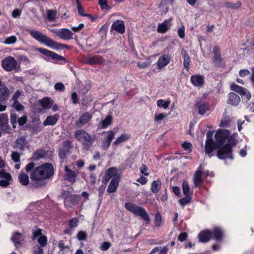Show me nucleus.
I'll return each mask as SVG.
<instances>
[{
	"mask_svg": "<svg viewBox=\"0 0 254 254\" xmlns=\"http://www.w3.org/2000/svg\"><path fill=\"white\" fill-rule=\"evenodd\" d=\"M167 115L164 113H156L154 115V120L155 122L158 123L162 121L167 117Z\"/></svg>",
	"mask_w": 254,
	"mask_h": 254,
	"instance_id": "c03bdc74",
	"label": "nucleus"
},
{
	"mask_svg": "<svg viewBox=\"0 0 254 254\" xmlns=\"http://www.w3.org/2000/svg\"><path fill=\"white\" fill-rule=\"evenodd\" d=\"M42 235V231L40 229H37L33 232V239H35L37 237L41 236Z\"/></svg>",
	"mask_w": 254,
	"mask_h": 254,
	"instance_id": "69168bd1",
	"label": "nucleus"
},
{
	"mask_svg": "<svg viewBox=\"0 0 254 254\" xmlns=\"http://www.w3.org/2000/svg\"><path fill=\"white\" fill-rule=\"evenodd\" d=\"M11 240L14 243L15 246L16 248H18L23 240V237L21 234L15 233L13 234Z\"/></svg>",
	"mask_w": 254,
	"mask_h": 254,
	"instance_id": "2f4dec72",
	"label": "nucleus"
},
{
	"mask_svg": "<svg viewBox=\"0 0 254 254\" xmlns=\"http://www.w3.org/2000/svg\"><path fill=\"white\" fill-rule=\"evenodd\" d=\"M116 178H118V180L120 179V176L118 173L117 168L112 167L107 170L105 176V181L106 182H108L111 178L114 179Z\"/></svg>",
	"mask_w": 254,
	"mask_h": 254,
	"instance_id": "9b49d317",
	"label": "nucleus"
},
{
	"mask_svg": "<svg viewBox=\"0 0 254 254\" xmlns=\"http://www.w3.org/2000/svg\"><path fill=\"white\" fill-rule=\"evenodd\" d=\"M12 107L18 111H21L24 108V106L18 101L14 102L12 105Z\"/></svg>",
	"mask_w": 254,
	"mask_h": 254,
	"instance_id": "4d7b16f0",
	"label": "nucleus"
},
{
	"mask_svg": "<svg viewBox=\"0 0 254 254\" xmlns=\"http://www.w3.org/2000/svg\"><path fill=\"white\" fill-rule=\"evenodd\" d=\"M38 241L39 244L42 247H45L47 244V238L45 236H41Z\"/></svg>",
	"mask_w": 254,
	"mask_h": 254,
	"instance_id": "de8ad7c7",
	"label": "nucleus"
},
{
	"mask_svg": "<svg viewBox=\"0 0 254 254\" xmlns=\"http://www.w3.org/2000/svg\"><path fill=\"white\" fill-rule=\"evenodd\" d=\"M154 223L155 226L159 227L161 225L162 218L160 213H157L156 214Z\"/></svg>",
	"mask_w": 254,
	"mask_h": 254,
	"instance_id": "49530a36",
	"label": "nucleus"
},
{
	"mask_svg": "<svg viewBox=\"0 0 254 254\" xmlns=\"http://www.w3.org/2000/svg\"><path fill=\"white\" fill-rule=\"evenodd\" d=\"M60 38L65 40H71L73 38V33L67 28H62Z\"/></svg>",
	"mask_w": 254,
	"mask_h": 254,
	"instance_id": "4be33fe9",
	"label": "nucleus"
},
{
	"mask_svg": "<svg viewBox=\"0 0 254 254\" xmlns=\"http://www.w3.org/2000/svg\"><path fill=\"white\" fill-rule=\"evenodd\" d=\"M2 68L7 71H10L12 70L19 71L20 70V65H18L17 61L12 57L9 56L4 58L1 62Z\"/></svg>",
	"mask_w": 254,
	"mask_h": 254,
	"instance_id": "423d86ee",
	"label": "nucleus"
},
{
	"mask_svg": "<svg viewBox=\"0 0 254 254\" xmlns=\"http://www.w3.org/2000/svg\"><path fill=\"white\" fill-rule=\"evenodd\" d=\"M10 95V91L5 86H2L0 88V102H3L8 99Z\"/></svg>",
	"mask_w": 254,
	"mask_h": 254,
	"instance_id": "cd10ccee",
	"label": "nucleus"
},
{
	"mask_svg": "<svg viewBox=\"0 0 254 254\" xmlns=\"http://www.w3.org/2000/svg\"><path fill=\"white\" fill-rule=\"evenodd\" d=\"M68 152H66L65 150H64V149H60L59 151V156L62 159H64L66 156V154Z\"/></svg>",
	"mask_w": 254,
	"mask_h": 254,
	"instance_id": "774afa93",
	"label": "nucleus"
},
{
	"mask_svg": "<svg viewBox=\"0 0 254 254\" xmlns=\"http://www.w3.org/2000/svg\"><path fill=\"white\" fill-rule=\"evenodd\" d=\"M83 62L90 65L100 64L103 63L102 58L99 56L87 57L84 59Z\"/></svg>",
	"mask_w": 254,
	"mask_h": 254,
	"instance_id": "2eb2a0df",
	"label": "nucleus"
},
{
	"mask_svg": "<svg viewBox=\"0 0 254 254\" xmlns=\"http://www.w3.org/2000/svg\"><path fill=\"white\" fill-rule=\"evenodd\" d=\"M75 137L86 149H88L93 144V139L90 135L83 130H77L75 133Z\"/></svg>",
	"mask_w": 254,
	"mask_h": 254,
	"instance_id": "39448f33",
	"label": "nucleus"
},
{
	"mask_svg": "<svg viewBox=\"0 0 254 254\" xmlns=\"http://www.w3.org/2000/svg\"><path fill=\"white\" fill-rule=\"evenodd\" d=\"M92 115L90 113H84L76 122L75 126L78 127H81L83 125L87 124L92 119Z\"/></svg>",
	"mask_w": 254,
	"mask_h": 254,
	"instance_id": "4468645a",
	"label": "nucleus"
},
{
	"mask_svg": "<svg viewBox=\"0 0 254 254\" xmlns=\"http://www.w3.org/2000/svg\"><path fill=\"white\" fill-rule=\"evenodd\" d=\"M182 54L184 58V62L183 64L185 68L189 69L190 67V57L187 54V52L186 50H182Z\"/></svg>",
	"mask_w": 254,
	"mask_h": 254,
	"instance_id": "c9c22d12",
	"label": "nucleus"
},
{
	"mask_svg": "<svg viewBox=\"0 0 254 254\" xmlns=\"http://www.w3.org/2000/svg\"><path fill=\"white\" fill-rule=\"evenodd\" d=\"M130 138V135L128 133H124L117 137L116 140L113 142V145H118L121 143L128 141Z\"/></svg>",
	"mask_w": 254,
	"mask_h": 254,
	"instance_id": "b1692460",
	"label": "nucleus"
},
{
	"mask_svg": "<svg viewBox=\"0 0 254 254\" xmlns=\"http://www.w3.org/2000/svg\"><path fill=\"white\" fill-rule=\"evenodd\" d=\"M28 144L25 138L20 137L18 138L15 142L14 147L19 150H23L27 148Z\"/></svg>",
	"mask_w": 254,
	"mask_h": 254,
	"instance_id": "bb28decb",
	"label": "nucleus"
},
{
	"mask_svg": "<svg viewBox=\"0 0 254 254\" xmlns=\"http://www.w3.org/2000/svg\"><path fill=\"white\" fill-rule=\"evenodd\" d=\"M12 183V179L10 174L4 170H0V186L6 188Z\"/></svg>",
	"mask_w": 254,
	"mask_h": 254,
	"instance_id": "6e6552de",
	"label": "nucleus"
},
{
	"mask_svg": "<svg viewBox=\"0 0 254 254\" xmlns=\"http://www.w3.org/2000/svg\"><path fill=\"white\" fill-rule=\"evenodd\" d=\"M65 171V178L64 179L66 180H67L69 182L71 183H74L75 182L76 179V177L78 173V172H75L71 169H69L67 166H65L64 167Z\"/></svg>",
	"mask_w": 254,
	"mask_h": 254,
	"instance_id": "9d476101",
	"label": "nucleus"
},
{
	"mask_svg": "<svg viewBox=\"0 0 254 254\" xmlns=\"http://www.w3.org/2000/svg\"><path fill=\"white\" fill-rule=\"evenodd\" d=\"M46 152L43 150H39L36 151L33 155V158L34 160H39L46 157Z\"/></svg>",
	"mask_w": 254,
	"mask_h": 254,
	"instance_id": "58836bf2",
	"label": "nucleus"
},
{
	"mask_svg": "<svg viewBox=\"0 0 254 254\" xmlns=\"http://www.w3.org/2000/svg\"><path fill=\"white\" fill-rule=\"evenodd\" d=\"M87 234L85 232L82 231H79L77 235V237L78 239L80 241L86 240L87 239Z\"/></svg>",
	"mask_w": 254,
	"mask_h": 254,
	"instance_id": "6e6d98bb",
	"label": "nucleus"
},
{
	"mask_svg": "<svg viewBox=\"0 0 254 254\" xmlns=\"http://www.w3.org/2000/svg\"><path fill=\"white\" fill-rule=\"evenodd\" d=\"M18 60L20 62L24 63L25 64H29L30 63L29 59L28 58V57L25 56L21 55L19 56Z\"/></svg>",
	"mask_w": 254,
	"mask_h": 254,
	"instance_id": "0e129e2a",
	"label": "nucleus"
},
{
	"mask_svg": "<svg viewBox=\"0 0 254 254\" xmlns=\"http://www.w3.org/2000/svg\"><path fill=\"white\" fill-rule=\"evenodd\" d=\"M171 60V57L169 55H161L157 62V69H161L169 64Z\"/></svg>",
	"mask_w": 254,
	"mask_h": 254,
	"instance_id": "f8f14e48",
	"label": "nucleus"
},
{
	"mask_svg": "<svg viewBox=\"0 0 254 254\" xmlns=\"http://www.w3.org/2000/svg\"><path fill=\"white\" fill-rule=\"evenodd\" d=\"M79 201V197L76 196H69L66 197L64 201L65 206L67 208L72 207L76 205Z\"/></svg>",
	"mask_w": 254,
	"mask_h": 254,
	"instance_id": "a211bd4d",
	"label": "nucleus"
},
{
	"mask_svg": "<svg viewBox=\"0 0 254 254\" xmlns=\"http://www.w3.org/2000/svg\"><path fill=\"white\" fill-rule=\"evenodd\" d=\"M172 19L166 20L162 23L158 25L157 27V31L159 33H164L167 31V30L171 27V22Z\"/></svg>",
	"mask_w": 254,
	"mask_h": 254,
	"instance_id": "412c9836",
	"label": "nucleus"
},
{
	"mask_svg": "<svg viewBox=\"0 0 254 254\" xmlns=\"http://www.w3.org/2000/svg\"><path fill=\"white\" fill-rule=\"evenodd\" d=\"M213 52L214 53L213 63L217 66L222 65L223 64V59L220 54L219 48L215 46L213 48Z\"/></svg>",
	"mask_w": 254,
	"mask_h": 254,
	"instance_id": "ddd939ff",
	"label": "nucleus"
},
{
	"mask_svg": "<svg viewBox=\"0 0 254 254\" xmlns=\"http://www.w3.org/2000/svg\"><path fill=\"white\" fill-rule=\"evenodd\" d=\"M182 146L185 150L188 151L189 152L191 151L192 145L191 143L188 142H185L184 143H182Z\"/></svg>",
	"mask_w": 254,
	"mask_h": 254,
	"instance_id": "bf43d9fd",
	"label": "nucleus"
},
{
	"mask_svg": "<svg viewBox=\"0 0 254 254\" xmlns=\"http://www.w3.org/2000/svg\"><path fill=\"white\" fill-rule=\"evenodd\" d=\"M119 181L120 180H118V178L112 179L108 186L107 191L109 193L115 192L118 187Z\"/></svg>",
	"mask_w": 254,
	"mask_h": 254,
	"instance_id": "c756f323",
	"label": "nucleus"
},
{
	"mask_svg": "<svg viewBox=\"0 0 254 254\" xmlns=\"http://www.w3.org/2000/svg\"><path fill=\"white\" fill-rule=\"evenodd\" d=\"M199 113L201 115H203L206 113L209 109V107L207 104L205 103L197 104Z\"/></svg>",
	"mask_w": 254,
	"mask_h": 254,
	"instance_id": "79ce46f5",
	"label": "nucleus"
},
{
	"mask_svg": "<svg viewBox=\"0 0 254 254\" xmlns=\"http://www.w3.org/2000/svg\"><path fill=\"white\" fill-rule=\"evenodd\" d=\"M201 174L202 170L199 168L194 174L193 182L195 187L198 186L202 183Z\"/></svg>",
	"mask_w": 254,
	"mask_h": 254,
	"instance_id": "7c9ffc66",
	"label": "nucleus"
},
{
	"mask_svg": "<svg viewBox=\"0 0 254 254\" xmlns=\"http://www.w3.org/2000/svg\"><path fill=\"white\" fill-rule=\"evenodd\" d=\"M29 32L31 36L35 40L40 43L44 44L47 46L53 49H62L66 47L65 45L59 44L52 40L47 36L37 30H29Z\"/></svg>",
	"mask_w": 254,
	"mask_h": 254,
	"instance_id": "7ed1b4c3",
	"label": "nucleus"
},
{
	"mask_svg": "<svg viewBox=\"0 0 254 254\" xmlns=\"http://www.w3.org/2000/svg\"><path fill=\"white\" fill-rule=\"evenodd\" d=\"M17 41V38L15 36H11L5 38L3 43L5 44L10 45L14 44Z\"/></svg>",
	"mask_w": 254,
	"mask_h": 254,
	"instance_id": "37998d69",
	"label": "nucleus"
},
{
	"mask_svg": "<svg viewBox=\"0 0 254 254\" xmlns=\"http://www.w3.org/2000/svg\"><path fill=\"white\" fill-rule=\"evenodd\" d=\"M8 116L6 114L0 115V129H3L8 123Z\"/></svg>",
	"mask_w": 254,
	"mask_h": 254,
	"instance_id": "72a5a7b5",
	"label": "nucleus"
},
{
	"mask_svg": "<svg viewBox=\"0 0 254 254\" xmlns=\"http://www.w3.org/2000/svg\"><path fill=\"white\" fill-rule=\"evenodd\" d=\"M38 50L41 53H43L46 56H49L53 59L59 61H62L64 60V58L63 56H60L52 51L42 48L39 49Z\"/></svg>",
	"mask_w": 254,
	"mask_h": 254,
	"instance_id": "aec40b11",
	"label": "nucleus"
},
{
	"mask_svg": "<svg viewBox=\"0 0 254 254\" xmlns=\"http://www.w3.org/2000/svg\"><path fill=\"white\" fill-rule=\"evenodd\" d=\"M19 182L22 185L26 186L29 184V177L24 173H20L18 177Z\"/></svg>",
	"mask_w": 254,
	"mask_h": 254,
	"instance_id": "4c0bfd02",
	"label": "nucleus"
},
{
	"mask_svg": "<svg viewBox=\"0 0 254 254\" xmlns=\"http://www.w3.org/2000/svg\"><path fill=\"white\" fill-rule=\"evenodd\" d=\"M78 222V219L76 218H73L69 221V225L71 228H75L77 226Z\"/></svg>",
	"mask_w": 254,
	"mask_h": 254,
	"instance_id": "680f3d73",
	"label": "nucleus"
},
{
	"mask_svg": "<svg viewBox=\"0 0 254 254\" xmlns=\"http://www.w3.org/2000/svg\"><path fill=\"white\" fill-rule=\"evenodd\" d=\"M161 183L160 180L154 181L151 184V191L153 193H157L160 189Z\"/></svg>",
	"mask_w": 254,
	"mask_h": 254,
	"instance_id": "e433bc0d",
	"label": "nucleus"
},
{
	"mask_svg": "<svg viewBox=\"0 0 254 254\" xmlns=\"http://www.w3.org/2000/svg\"><path fill=\"white\" fill-rule=\"evenodd\" d=\"M240 98L235 93H230L228 95V103L233 106H237L240 102Z\"/></svg>",
	"mask_w": 254,
	"mask_h": 254,
	"instance_id": "5701e85b",
	"label": "nucleus"
},
{
	"mask_svg": "<svg viewBox=\"0 0 254 254\" xmlns=\"http://www.w3.org/2000/svg\"><path fill=\"white\" fill-rule=\"evenodd\" d=\"M111 246V243L109 242H105L101 244L100 249L102 251H107Z\"/></svg>",
	"mask_w": 254,
	"mask_h": 254,
	"instance_id": "603ef678",
	"label": "nucleus"
},
{
	"mask_svg": "<svg viewBox=\"0 0 254 254\" xmlns=\"http://www.w3.org/2000/svg\"><path fill=\"white\" fill-rule=\"evenodd\" d=\"M18 116L16 114H11L10 116V122L13 125V128L15 127V125L18 122Z\"/></svg>",
	"mask_w": 254,
	"mask_h": 254,
	"instance_id": "8fccbe9b",
	"label": "nucleus"
},
{
	"mask_svg": "<svg viewBox=\"0 0 254 254\" xmlns=\"http://www.w3.org/2000/svg\"><path fill=\"white\" fill-rule=\"evenodd\" d=\"M250 74V72L248 69H242L239 72V74L241 77H245L249 75Z\"/></svg>",
	"mask_w": 254,
	"mask_h": 254,
	"instance_id": "338daca9",
	"label": "nucleus"
},
{
	"mask_svg": "<svg viewBox=\"0 0 254 254\" xmlns=\"http://www.w3.org/2000/svg\"><path fill=\"white\" fill-rule=\"evenodd\" d=\"M190 82L195 87H201L204 83V76L201 75H194L190 77Z\"/></svg>",
	"mask_w": 254,
	"mask_h": 254,
	"instance_id": "dca6fc26",
	"label": "nucleus"
},
{
	"mask_svg": "<svg viewBox=\"0 0 254 254\" xmlns=\"http://www.w3.org/2000/svg\"><path fill=\"white\" fill-rule=\"evenodd\" d=\"M112 117L111 116H107L105 119H104L101 122V128H107L109 125H110L112 124Z\"/></svg>",
	"mask_w": 254,
	"mask_h": 254,
	"instance_id": "f704fd0d",
	"label": "nucleus"
},
{
	"mask_svg": "<svg viewBox=\"0 0 254 254\" xmlns=\"http://www.w3.org/2000/svg\"><path fill=\"white\" fill-rule=\"evenodd\" d=\"M183 190L184 194L188 195L189 194L190 188L188 184L184 182L183 184Z\"/></svg>",
	"mask_w": 254,
	"mask_h": 254,
	"instance_id": "13d9d810",
	"label": "nucleus"
},
{
	"mask_svg": "<svg viewBox=\"0 0 254 254\" xmlns=\"http://www.w3.org/2000/svg\"><path fill=\"white\" fill-rule=\"evenodd\" d=\"M71 142L69 141H65L63 142V148L66 152H69V149L71 148Z\"/></svg>",
	"mask_w": 254,
	"mask_h": 254,
	"instance_id": "052dcab7",
	"label": "nucleus"
},
{
	"mask_svg": "<svg viewBox=\"0 0 254 254\" xmlns=\"http://www.w3.org/2000/svg\"><path fill=\"white\" fill-rule=\"evenodd\" d=\"M58 247L60 249L59 254H64V251H65L66 254H72V252L69 247L65 246L63 242H59Z\"/></svg>",
	"mask_w": 254,
	"mask_h": 254,
	"instance_id": "473e14b6",
	"label": "nucleus"
},
{
	"mask_svg": "<svg viewBox=\"0 0 254 254\" xmlns=\"http://www.w3.org/2000/svg\"><path fill=\"white\" fill-rule=\"evenodd\" d=\"M54 87L56 90H59L60 91H63L64 89V85L61 82L56 83Z\"/></svg>",
	"mask_w": 254,
	"mask_h": 254,
	"instance_id": "e2e57ef3",
	"label": "nucleus"
},
{
	"mask_svg": "<svg viewBox=\"0 0 254 254\" xmlns=\"http://www.w3.org/2000/svg\"><path fill=\"white\" fill-rule=\"evenodd\" d=\"M190 198L188 195H186V196L185 197L180 199L179 200V202L181 205L184 206L186 204L189 203L190 202Z\"/></svg>",
	"mask_w": 254,
	"mask_h": 254,
	"instance_id": "5fc2aeb1",
	"label": "nucleus"
},
{
	"mask_svg": "<svg viewBox=\"0 0 254 254\" xmlns=\"http://www.w3.org/2000/svg\"><path fill=\"white\" fill-rule=\"evenodd\" d=\"M185 28L184 25L181 26L178 30V36L181 39L184 38L185 36Z\"/></svg>",
	"mask_w": 254,
	"mask_h": 254,
	"instance_id": "3c124183",
	"label": "nucleus"
},
{
	"mask_svg": "<svg viewBox=\"0 0 254 254\" xmlns=\"http://www.w3.org/2000/svg\"><path fill=\"white\" fill-rule=\"evenodd\" d=\"M116 132L114 130L104 131L103 132L106 135V137L103 141V147L104 149H107L109 147L112 139L115 136Z\"/></svg>",
	"mask_w": 254,
	"mask_h": 254,
	"instance_id": "1a4fd4ad",
	"label": "nucleus"
},
{
	"mask_svg": "<svg viewBox=\"0 0 254 254\" xmlns=\"http://www.w3.org/2000/svg\"><path fill=\"white\" fill-rule=\"evenodd\" d=\"M170 102V100L164 101L163 99H159L157 101L156 103L158 107L166 109L169 107Z\"/></svg>",
	"mask_w": 254,
	"mask_h": 254,
	"instance_id": "a19ab883",
	"label": "nucleus"
},
{
	"mask_svg": "<svg viewBox=\"0 0 254 254\" xmlns=\"http://www.w3.org/2000/svg\"><path fill=\"white\" fill-rule=\"evenodd\" d=\"M54 173L53 166L50 163H45L35 168L31 172L30 177L33 181H42L50 178Z\"/></svg>",
	"mask_w": 254,
	"mask_h": 254,
	"instance_id": "f03ea898",
	"label": "nucleus"
},
{
	"mask_svg": "<svg viewBox=\"0 0 254 254\" xmlns=\"http://www.w3.org/2000/svg\"><path fill=\"white\" fill-rule=\"evenodd\" d=\"M43 109H49L53 105V101L48 97H46L39 101Z\"/></svg>",
	"mask_w": 254,
	"mask_h": 254,
	"instance_id": "c85d7f7f",
	"label": "nucleus"
},
{
	"mask_svg": "<svg viewBox=\"0 0 254 254\" xmlns=\"http://www.w3.org/2000/svg\"><path fill=\"white\" fill-rule=\"evenodd\" d=\"M231 89L240 94L242 99L247 101H249L251 98V94L248 89L235 83H232L231 85Z\"/></svg>",
	"mask_w": 254,
	"mask_h": 254,
	"instance_id": "0eeeda50",
	"label": "nucleus"
},
{
	"mask_svg": "<svg viewBox=\"0 0 254 254\" xmlns=\"http://www.w3.org/2000/svg\"><path fill=\"white\" fill-rule=\"evenodd\" d=\"M211 234L212 238L213 237L214 240L217 241H221L224 236L223 231L219 227L214 228L211 232Z\"/></svg>",
	"mask_w": 254,
	"mask_h": 254,
	"instance_id": "393cba45",
	"label": "nucleus"
},
{
	"mask_svg": "<svg viewBox=\"0 0 254 254\" xmlns=\"http://www.w3.org/2000/svg\"><path fill=\"white\" fill-rule=\"evenodd\" d=\"M224 4L226 7L231 8L233 9L238 8L241 6V3L240 2H237L236 3H232L229 2H226Z\"/></svg>",
	"mask_w": 254,
	"mask_h": 254,
	"instance_id": "a18cd8bd",
	"label": "nucleus"
},
{
	"mask_svg": "<svg viewBox=\"0 0 254 254\" xmlns=\"http://www.w3.org/2000/svg\"><path fill=\"white\" fill-rule=\"evenodd\" d=\"M59 119V116L58 114H55L53 116H49L43 122V125L44 126H54L57 123Z\"/></svg>",
	"mask_w": 254,
	"mask_h": 254,
	"instance_id": "a878e982",
	"label": "nucleus"
},
{
	"mask_svg": "<svg viewBox=\"0 0 254 254\" xmlns=\"http://www.w3.org/2000/svg\"><path fill=\"white\" fill-rule=\"evenodd\" d=\"M230 131L227 129H218L215 135L216 142L213 143L212 139L213 132L208 131L206 133L205 149V152L209 156L213 149L219 148L217 152V156L220 159L226 158L233 159L232 147L237 143V134L234 133L230 136Z\"/></svg>",
	"mask_w": 254,
	"mask_h": 254,
	"instance_id": "f257e3e1",
	"label": "nucleus"
},
{
	"mask_svg": "<svg viewBox=\"0 0 254 254\" xmlns=\"http://www.w3.org/2000/svg\"><path fill=\"white\" fill-rule=\"evenodd\" d=\"M212 238L211 232L208 230L202 231L200 232L198 235V239L200 242L206 243L208 242Z\"/></svg>",
	"mask_w": 254,
	"mask_h": 254,
	"instance_id": "6ab92c4d",
	"label": "nucleus"
},
{
	"mask_svg": "<svg viewBox=\"0 0 254 254\" xmlns=\"http://www.w3.org/2000/svg\"><path fill=\"white\" fill-rule=\"evenodd\" d=\"M47 14L48 20L49 21H54L57 18V12L54 10H48Z\"/></svg>",
	"mask_w": 254,
	"mask_h": 254,
	"instance_id": "ea45409f",
	"label": "nucleus"
},
{
	"mask_svg": "<svg viewBox=\"0 0 254 254\" xmlns=\"http://www.w3.org/2000/svg\"><path fill=\"white\" fill-rule=\"evenodd\" d=\"M99 4L102 9H109L110 8L107 0H99Z\"/></svg>",
	"mask_w": 254,
	"mask_h": 254,
	"instance_id": "09e8293b",
	"label": "nucleus"
},
{
	"mask_svg": "<svg viewBox=\"0 0 254 254\" xmlns=\"http://www.w3.org/2000/svg\"><path fill=\"white\" fill-rule=\"evenodd\" d=\"M20 155L16 152H12L11 158L14 162H18L20 160Z\"/></svg>",
	"mask_w": 254,
	"mask_h": 254,
	"instance_id": "864d4df0",
	"label": "nucleus"
},
{
	"mask_svg": "<svg viewBox=\"0 0 254 254\" xmlns=\"http://www.w3.org/2000/svg\"><path fill=\"white\" fill-rule=\"evenodd\" d=\"M125 206L128 211L135 215L139 216L147 224L150 223V219L144 208L129 202L126 203Z\"/></svg>",
	"mask_w": 254,
	"mask_h": 254,
	"instance_id": "20e7f679",
	"label": "nucleus"
},
{
	"mask_svg": "<svg viewBox=\"0 0 254 254\" xmlns=\"http://www.w3.org/2000/svg\"><path fill=\"white\" fill-rule=\"evenodd\" d=\"M112 29L120 34H123L125 32L124 22L121 20L116 21L112 25Z\"/></svg>",
	"mask_w": 254,
	"mask_h": 254,
	"instance_id": "f3484780",
	"label": "nucleus"
}]
</instances>
